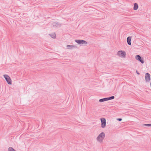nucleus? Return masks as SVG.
Wrapping results in <instances>:
<instances>
[{
    "mask_svg": "<svg viewBox=\"0 0 151 151\" xmlns=\"http://www.w3.org/2000/svg\"><path fill=\"white\" fill-rule=\"evenodd\" d=\"M138 6L137 4L136 3H135L134 6V10H137L138 9Z\"/></svg>",
    "mask_w": 151,
    "mask_h": 151,
    "instance_id": "obj_10",
    "label": "nucleus"
},
{
    "mask_svg": "<svg viewBox=\"0 0 151 151\" xmlns=\"http://www.w3.org/2000/svg\"><path fill=\"white\" fill-rule=\"evenodd\" d=\"M108 101L107 98H105L103 99H101L99 100V101L100 102H103L104 101Z\"/></svg>",
    "mask_w": 151,
    "mask_h": 151,
    "instance_id": "obj_11",
    "label": "nucleus"
},
{
    "mask_svg": "<svg viewBox=\"0 0 151 151\" xmlns=\"http://www.w3.org/2000/svg\"><path fill=\"white\" fill-rule=\"evenodd\" d=\"M50 35L52 38L55 39L56 38V35L55 33L51 34Z\"/></svg>",
    "mask_w": 151,
    "mask_h": 151,
    "instance_id": "obj_13",
    "label": "nucleus"
},
{
    "mask_svg": "<svg viewBox=\"0 0 151 151\" xmlns=\"http://www.w3.org/2000/svg\"><path fill=\"white\" fill-rule=\"evenodd\" d=\"M145 81L147 82H149L150 80V75L148 73H146L145 74Z\"/></svg>",
    "mask_w": 151,
    "mask_h": 151,
    "instance_id": "obj_7",
    "label": "nucleus"
},
{
    "mask_svg": "<svg viewBox=\"0 0 151 151\" xmlns=\"http://www.w3.org/2000/svg\"><path fill=\"white\" fill-rule=\"evenodd\" d=\"M143 125L147 127H150L151 126V124H144Z\"/></svg>",
    "mask_w": 151,
    "mask_h": 151,
    "instance_id": "obj_16",
    "label": "nucleus"
},
{
    "mask_svg": "<svg viewBox=\"0 0 151 151\" xmlns=\"http://www.w3.org/2000/svg\"><path fill=\"white\" fill-rule=\"evenodd\" d=\"M107 98L108 100H109L114 99V96H111L109 97H108Z\"/></svg>",
    "mask_w": 151,
    "mask_h": 151,
    "instance_id": "obj_15",
    "label": "nucleus"
},
{
    "mask_svg": "<svg viewBox=\"0 0 151 151\" xmlns=\"http://www.w3.org/2000/svg\"><path fill=\"white\" fill-rule=\"evenodd\" d=\"M66 47L68 49H72L74 48H75L76 46L74 45H67Z\"/></svg>",
    "mask_w": 151,
    "mask_h": 151,
    "instance_id": "obj_12",
    "label": "nucleus"
},
{
    "mask_svg": "<svg viewBox=\"0 0 151 151\" xmlns=\"http://www.w3.org/2000/svg\"><path fill=\"white\" fill-rule=\"evenodd\" d=\"M117 55L120 57L125 58L126 57V53L124 51L119 50L118 51Z\"/></svg>",
    "mask_w": 151,
    "mask_h": 151,
    "instance_id": "obj_2",
    "label": "nucleus"
},
{
    "mask_svg": "<svg viewBox=\"0 0 151 151\" xmlns=\"http://www.w3.org/2000/svg\"><path fill=\"white\" fill-rule=\"evenodd\" d=\"M117 120L120 121L122 120V119L121 118H118L117 119Z\"/></svg>",
    "mask_w": 151,
    "mask_h": 151,
    "instance_id": "obj_17",
    "label": "nucleus"
},
{
    "mask_svg": "<svg viewBox=\"0 0 151 151\" xmlns=\"http://www.w3.org/2000/svg\"><path fill=\"white\" fill-rule=\"evenodd\" d=\"M52 25L53 27H58L60 26V24H58V22H55L52 23Z\"/></svg>",
    "mask_w": 151,
    "mask_h": 151,
    "instance_id": "obj_8",
    "label": "nucleus"
},
{
    "mask_svg": "<svg viewBox=\"0 0 151 151\" xmlns=\"http://www.w3.org/2000/svg\"><path fill=\"white\" fill-rule=\"evenodd\" d=\"M131 37H128L127 38V42L128 44L129 45H131Z\"/></svg>",
    "mask_w": 151,
    "mask_h": 151,
    "instance_id": "obj_9",
    "label": "nucleus"
},
{
    "mask_svg": "<svg viewBox=\"0 0 151 151\" xmlns=\"http://www.w3.org/2000/svg\"><path fill=\"white\" fill-rule=\"evenodd\" d=\"M75 41L79 44H86L87 43L86 41L83 40H75Z\"/></svg>",
    "mask_w": 151,
    "mask_h": 151,
    "instance_id": "obj_5",
    "label": "nucleus"
},
{
    "mask_svg": "<svg viewBox=\"0 0 151 151\" xmlns=\"http://www.w3.org/2000/svg\"><path fill=\"white\" fill-rule=\"evenodd\" d=\"M136 72H137V74H138V75L139 74V73L138 72H137V71H136Z\"/></svg>",
    "mask_w": 151,
    "mask_h": 151,
    "instance_id": "obj_18",
    "label": "nucleus"
},
{
    "mask_svg": "<svg viewBox=\"0 0 151 151\" xmlns=\"http://www.w3.org/2000/svg\"><path fill=\"white\" fill-rule=\"evenodd\" d=\"M3 76L7 83L9 85H11L12 84V80L10 77L6 74L4 75Z\"/></svg>",
    "mask_w": 151,
    "mask_h": 151,
    "instance_id": "obj_3",
    "label": "nucleus"
},
{
    "mask_svg": "<svg viewBox=\"0 0 151 151\" xmlns=\"http://www.w3.org/2000/svg\"><path fill=\"white\" fill-rule=\"evenodd\" d=\"M8 151H16L12 147H9L8 148Z\"/></svg>",
    "mask_w": 151,
    "mask_h": 151,
    "instance_id": "obj_14",
    "label": "nucleus"
},
{
    "mask_svg": "<svg viewBox=\"0 0 151 151\" xmlns=\"http://www.w3.org/2000/svg\"><path fill=\"white\" fill-rule=\"evenodd\" d=\"M135 58L136 60H139L142 63H144V61L141 58V56L139 55H137L135 56Z\"/></svg>",
    "mask_w": 151,
    "mask_h": 151,
    "instance_id": "obj_6",
    "label": "nucleus"
},
{
    "mask_svg": "<svg viewBox=\"0 0 151 151\" xmlns=\"http://www.w3.org/2000/svg\"><path fill=\"white\" fill-rule=\"evenodd\" d=\"M105 137L104 133L102 132L96 138V140L99 142H102Z\"/></svg>",
    "mask_w": 151,
    "mask_h": 151,
    "instance_id": "obj_1",
    "label": "nucleus"
},
{
    "mask_svg": "<svg viewBox=\"0 0 151 151\" xmlns=\"http://www.w3.org/2000/svg\"><path fill=\"white\" fill-rule=\"evenodd\" d=\"M101 122V127L103 128H104L106 125V120L105 118H102L100 119Z\"/></svg>",
    "mask_w": 151,
    "mask_h": 151,
    "instance_id": "obj_4",
    "label": "nucleus"
}]
</instances>
